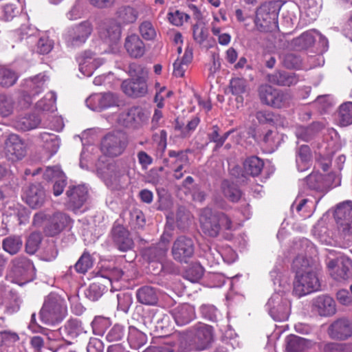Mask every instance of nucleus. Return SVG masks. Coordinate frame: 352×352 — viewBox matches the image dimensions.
Instances as JSON below:
<instances>
[{
    "label": "nucleus",
    "instance_id": "obj_1",
    "mask_svg": "<svg viewBox=\"0 0 352 352\" xmlns=\"http://www.w3.org/2000/svg\"><path fill=\"white\" fill-rule=\"evenodd\" d=\"M67 315L65 300L59 295L50 293L45 299L40 311V318L46 324L54 325L60 323Z\"/></svg>",
    "mask_w": 352,
    "mask_h": 352
},
{
    "label": "nucleus",
    "instance_id": "obj_2",
    "mask_svg": "<svg viewBox=\"0 0 352 352\" xmlns=\"http://www.w3.org/2000/svg\"><path fill=\"white\" fill-rule=\"evenodd\" d=\"M202 231L211 237L217 236L221 228L232 229V221L223 212L205 208L200 217Z\"/></svg>",
    "mask_w": 352,
    "mask_h": 352
},
{
    "label": "nucleus",
    "instance_id": "obj_3",
    "mask_svg": "<svg viewBox=\"0 0 352 352\" xmlns=\"http://www.w3.org/2000/svg\"><path fill=\"white\" fill-rule=\"evenodd\" d=\"M283 289H278L268 300L266 307L270 316L277 321L286 320L289 315L290 302L285 297V289H287L288 285L285 283L281 285Z\"/></svg>",
    "mask_w": 352,
    "mask_h": 352
},
{
    "label": "nucleus",
    "instance_id": "obj_4",
    "mask_svg": "<svg viewBox=\"0 0 352 352\" xmlns=\"http://www.w3.org/2000/svg\"><path fill=\"white\" fill-rule=\"evenodd\" d=\"M320 284L316 274L310 270L298 271L294 281L293 294L300 298L320 289Z\"/></svg>",
    "mask_w": 352,
    "mask_h": 352
},
{
    "label": "nucleus",
    "instance_id": "obj_5",
    "mask_svg": "<svg viewBox=\"0 0 352 352\" xmlns=\"http://www.w3.org/2000/svg\"><path fill=\"white\" fill-rule=\"evenodd\" d=\"M48 77L44 74H39L25 80L23 90L19 100L22 109L29 107L32 102V98L38 96L46 87Z\"/></svg>",
    "mask_w": 352,
    "mask_h": 352
},
{
    "label": "nucleus",
    "instance_id": "obj_6",
    "mask_svg": "<svg viewBox=\"0 0 352 352\" xmlns=\"http://www.w3.org/2000/svg\"><path fill=\"white\" fill-rule=\"evenodd\" d=\"M92 31L91 23L85 21L69 28L63 36L67 46L79 47L87 41Z\"/></svg>",
    "mask_w": 352,
    "mask_h": 352
},
{
    "label": "nucleus",
    "instance_id": "obj_7",
    "mask_svg": "<svg viewBox=\"0 0 352 352\" xmlns=\"http://www.w3.org/2000/svg\"><path fill=\"white\" fill-rule=\"evenodd\" d=\"M149 113L141 107L133 106L122 111L118 116V122L126 127L139 129L146 124Z\"/></svg>",
    "mask_w": 352,
    "mask_h": 352
},
{
    "label": "nucleus",
    "instance_id": "obj_8",
    "mask_svg": "<svg viewBox=\"0 0 352 352\" xmlns=\"http://www.w3.org/2000/svg\"><path fill=\"white\" fill-rule=\"evenodd\" d=\"M258 93L263 103L276 108L286 106L291 99V95L289 93L276 89L268 85L261 86Z\"/></svg>",
    "mask_w": 352,
    "mask_h": 352
},
{
    "label": "nucleus",
    "instance_id": "obj_9",
    "mask_svg": "<svg viewBox=\"0 0 352 352\" xmlns=\"http://www.w3.org/2000/svg\"><path fill=\"white\" fill-rule=\"evenodd\" d=\"M335 214L344 221L341 223L340 236L346 245H349L352 243V201H346L338 204Z\"/></svg>",
    "mask_w": 352,
    "mask_h": 352
},
{
    "label": "nucleus",
    "instance_id": "obj_10",
    "mask_svg": "<svg viewBox=\"0 0 352 352\" xmlns=\"http://www.w3.org/2000/svg\"><path fill=\"white\" fill-rule=\"evenodd\" d=\"M3 142V153L8 160L19 161L26 155L27 144L18 135L12 133Z\"/></svg>",
    "mask_w": 352,
    "mask_h": 352
},
{
    "label": "nucleus",
    "instance_id": "obj_11",
    "mask_svg": "<svg viewBox=\"0 0 352 352\" xmlns=\"http://www.w3.org/2000/svg\"><path fill=\"white\" fill-rule=\"evenodd\" d=\"M278 13L270 3L261 5L256 10L254 23L261 32H268L277 27Z\"/></svg>",
    "mask_w": 352,
    "mask_h": 352
},
{
    "label": "nucleus",
    "instance_id": "obj_12",
    "mask_svg": "<svg viewBox=\"0 0 352 352\" xmlns=\"http://www.w3.org/2000/svg\"><path fill=\"white\" fill-rule=\"evenodd\" d=\"M327 265L331 276L337 281H342L349 277L352 260L342 254L337 256L335 258L329 256Z\"/></svg>",
    "mask_w": 352,
    "mask_h": 352
},
{
    "label": "nucleus",
    "instance_id": "obj_13",
    "mask_svg": "<svg viewBox=\"0 0 352 352\" xmlns=\"http://www.w3.org/2000/svg\"><path fill=\"white\" fill-rule=\"evenodd\" d=\"M126 145L125 138L122 133H109L101 142V151L106 155L116 157L122 153Z\"/></svg>",
    "mask_w": 352,
    "mask_h": 352
},
{
    "label": "nucleus",
    "instance_id": "obj_14",
    "mask_svg": "<svg viewBox=\"0 0 352 352\" xmlns=\"http://www.w3.org/2000/svg\"><path fill=\"white\" fill-rule=\"evenodd\" d=\"M194 243L192 239L180 236L174 241L172 247L173 258L180 263H187L194 254Z\"/></svg>",
    "mask_w": 352,
    "mask_h": 352
},
{
    "label": "nucleus",
    "instance_id": "obj_15",
    "mask_svg": "<svg viewBox=\"0 0 352 352\" xmlns=\"http://www.w3.org/2000/svg\"><path fill=\"white\" fill-rule=\"evenodd\" d=\"M85 102L90 109L100 111L117 106L119 100L116 94L107 92L93 94L87 98Z\"/></svg>",
    "mask_w": 352,
    "mask_h": 352
},
{
    "label": "nucleus",
    "instance_id": "obj_16",
    "mask_svg": "<svg viewBox=\"0 0 352 352\" xmlns=\"http://www.w3.org/2000/svg\"><path fill=\"white\" fill-rule=\"evenodd\" d=\"M34 270L33 264L25 257H17L11 262L10 272L16 278L23 280V284L32 280Z\"/></svg>",
    "mask_w": 352,
    "mask_h": 352
},
{
    "label": "nucleus",
    "instance_id": "obj_17",
    "mask_svg": "<svg viewBox=\"0 0 352 352\" xmlns=\"http://www.w3.org/2000/svg\"><path fill=\"white\" fill-rule=\"evenodd\" d=\"M111 234L113 245L120 252H125L133 248V241L129 230L124 226L120 224L114 225Z\"/></svg>",
    "mask_w": 352,
    "mask_h": 352
},
{
    "label": "nucleus",
    "instance_id": "obj_18",
    "mask_svg": "<svg viewBox=\"0 0 352 352\" xmlns=\"http://www.w3.org/2000/svg\"><path fill=\"white\" fill-rule=\"evenodd\" d=\"M194 336V341L199 350L208 348L213 339L212 329L210 326L198 322L190 329Z\"/></svg>",
    "mask_w": 352,
    "mask_h": 352
},
{
    "label": "nucleus",
    "instance_id": "obj_19",
    "mask_svg": "<svg viewBox=\"0 0 352 352\" xmlns=\"http://www.w3.org/2000/svg\"><path fill=\"white\" fill-rule=\"evenodd\" d=\"M72 220L70 217L62 212H56L50 217V221L46 226L45 232L48 236H54L63 230L70 228Z\"/></svg>",
    "mask_w": 352,
    "mask_h": 352
},
{
    "label": "nucleus",
    "instance_id": "obj_20",
    "mask_svg": "<svg viewBox=\"0 0 352 352\" xmlns=\"http://www.w3.org/2000/svg\"><path fill=\"white\" fill-rule=\"evenodd\" d=\"M327 333L332 339L346 340L352 336V323L346 318L338 319L329 325Z\"/></svg>",
    "mask_w": 352,
    "mask_h": 352
},
{
    "label": "nucleus",
    "instance_id": "obj_21",
    "mask_svg": "<svg viewBox=\"0 0 352 352\" xmlns=\"http://www.w3.org/2000/svg\"><path fill=\"white\" fill-rule=\"evenodd\" d=\"M124 47L127 54L133 58H140L146 53V45L137 34L133 33L126 36Z\"/></svg>",
    "mask_w": 352,
    "mask_h": 352
},
{
    "label": "nucleus",
    "instance_id": "obj_22",
    "mask_svg": "<svg viewBox=\"0 0 352 352\" xmlns=\"http://www.w3.org/2000/svg\"><path fill=\"white\" fill-rule=\"evenodd\" d=\"M66 195L68 199L69 207L75 211L80 209L86 202L88 190L83 185L69 186Z\"/></svg>",
    "mask_w": 352,
    "mask_h": 352
},
{
    "label": "nucleus",
    "instance_id": "obj_23",
    "mask_svg": "<svg viewBox=\"0 0 352 352\" xmlns=\"http://www.w3.org/2000/svg\"><path fill=\"white\" fill-rule=\"evenodd\" d=\"M170 238V235L164 232L158 243L144 250V256L150 261H161L166 256L168 250Z\"/></svg>",
    "mask_w": 352,
    "mask_h": 352
},
{
    "label": "nucleus",
    "instance_id": "obj_24",
    "mask_svg": "<svg viewBox=\"0 0 352 352\" xmlns=\"http://www.w3.org/2000/svg\"><path fill=\"white\" fill-rule=\"evenodd\" d=\"M24 199L32 208L41 207L45 201V193L40 184H30L24 192Z\"/></svg>",
    "mask_w": 352,
    "mask_h": 352
},
{
    "label": "nucleus",
    "instance_id": "obj_25",
    "mask_svg": "<svg viewBox=\"0 0 352 352\" xmlns=\"http://www.w3.org/2000/svg\"><path fill=\"white\" fill-rule=\"evenodd\" d=\"M110 285H111L110 278L105 277L103 274L99 275L86 289L85 296L92 301L98 300Z\"/></svg>",
    "mask_w": 352,
    "mask_h": 352
},
{
    "label": "nucleus",
    "instance_id": "obj_26",
    "mask_svg": "<svg viewBox=\"0 0 352 352\" xmlns=\"http://www.w3.org/2000/svg\"><path fill=\"white\" fill-rule=\"evenodd\" d=\"M77 60L79 70L85 76H91L94 71L100 65L99 60L96 58V54L90 50H86L80 54Z\"/></svg>",
    "mask_w": 352,
    "mask_h": 352
},
{
    "label": "nucleus",
    "instance_id": "obj_27",
    "mask_svg": "<svg viewBox=\"0 0 352 352\" xmlns=\"http://www.w3.org/2000/svg\"><path fill=\"white\" fill-rule=\"evenodd\" d=\"M313 307L320 316H331L336 312L335 300L327 295H321L315 298L313 300Z\"/></svg>",
    "mask_w": 352,
    "mask_h": 352
},
{
    "label": "nucleus",
    "instance_id": "obj_28",
    "mask_svg": "<svg viewBox=\"0 0 352 352\" xmlns=\"http://www.w3.org/2000/svg\"><path fill=\"white\" fill-rule=\"evenodd\" d=\"M171 314L178 326H184L195 318L194 307L189 304H182L174 308Z\"/></svg>",
    "mask_w": 352,
    "mask_h": 352
},
{
    "label": "nucleus",
    "instance_id": "obj_29",
    "mask_svg": "<svg viewBox=\"0 0 352 352\" xmlns=\"http://www.w3.org/2000/svg\"><path fill=\"white\" fill-rule=\"evenodd\" d=\"M122 89L130 97H142L147 93V85L145 79L135 78L122 82Z\"/></svg>",
    "mask_w": 352,
    "mask_h": 352
},
{
    "label": "nucleus",
    "instance_id": "obj_30",
    "mask_svg": "<svg viewBox=\"0 0 352 352\" xmlns=\"http://www.w3.org/2000/svg\"><path fill=\"white\" fill-rule=\"evenodd\" d=\"M136 298L138 302L144 305L154 306L159 300V290L150 285H144L136 291Z\"/></svg>",
    "mask_w": 352,
    "mask_h": 352
},
{
    "label": "nucleus",
    "instance_id": "obj_31",
    "mask_svg": "<svg viewBox=\"0 0 352 352\" xmlns=\"http://www.w3.org/2000/svg\"><path fill=\"white\" fill-rule=\"evenodd\" d=\"M268 81L278 86L290 87L297 84L298 78L294 73L285 71H276L274 73L267 75Z\"/></svg>",
    "mask_w": 352,
    "mask_h": 352
},
{
    "label": "nucleus",
    "instance_id": "obj_32",
    "mask_svg": "<svg viewBox=\"0 0 352 352\" xmlns=\"http://www.w3.org/2000/svg\"><path fill=\"white\" fill-rule=\"evenodd\" d=\"M318 31L310 30L302 33L292 41V45L298 50H307L312 47L317 41Z\"/></svg>",
    "mask_w": 352,
    "mask_h": 352
},
{
    "label": "nucleus",
    "instance_id": "obj_33",
    "mask_svg": "<svg viewBox=\"0 0 352 352\" xmlns=\"http://www.w3.org/2000/svg\"><path fill=\"white\" fill-rule=\"evenodd\" d=\"M324 123L322 122H313L308 126H299L296 129V135L298 139L308 142L324 129Z\"/></svg>",
    "mask_w": 352,
    "mask_h": 352
},
{
    "label": "nucleus",
    "instance_id": "obj_34",
    "mask_svg": "<svg viewBox=\"0 0 352 352\" xmlns=\"http://www.w3.org/2000/svg\"><path fill=\"white\" fill-rule=\"evenodd\" d=\"M64 339H75L79 335L85 333L82 322L78 319H70L59 329Z\"/></svg>",
    "mask_w": 352,
    "mask_h": 352
},
{
    "label": "nucleus",
    "instance_id": "obj_35",
    "mask_svg": "<svg viewBox=\"0 0 352 352\" xmlns=\"http://www.w3.org/2000/svg\"><path fill=\"white\" fill-rule=\"evenodd\" d=\"M147 336L133 326L129 328L127 340L133 349H139L147 342Z\"/></svg>",
    "mask_w": 352,
    "mask_h": 352
},
{
    "label": "nucleus",
    "instance_id": "obj_36",
    "mask_svg": "<svg viewBox=\"0 0 352 352\" xmlns=\"http://www.w3.org/2000/svg\"><path fill=\"white\" fill-rule=\"evenodd\" d=\"M23 246V240L21 236L10 235L2 241L3 250L10 254L14 255L17 254Z\"/></svg>",
    "mask_w": 352,
    "mask_h": 352
},
{
    "label": "nucleus",
    "instance_id": "obj_37",
    "mask_svg": "<svg viewBox=\"0 0 352 352\" xmlns=\"http://www.w3.org/2000/svg\"><path fill=\"white\" fill-rule=\"evenodd\" d=\"M311 159L310 148L307 145H302L296 153V164L299 171L308 169Z\"/></svg>",
    "mask_w": 352,
    "mask_h": 352
},
{
    "label": "nucleus",
    "instance_id": "obj_38",
    "mask_svg": "<svg viewBox=\"0 0 352 352\" xmlns=\"http://www.w3.org/2000/svg\"><path fill=\"white\" fill-rule=\"evenodd\" d=\"M263 166V160L256 156L248 157L243 164L245 171L253 177L258 176L261 173Z\"/></svg>",
    "mask_w": 352,
    "mask_h": 352
},
{
    "label": "nucleus",
    "instance_id": "obj_39",
    "mask_svg": "<svg viewBox=\"0 0 352 352\" xmlns=\"http://www.w3.org/2000/svg\"><path fill=\"white\" fill-rule=\"evenodd\" d=\"M41 122V119L35 115H29L19 118L15 122V127L21 131H29L36 128Z\"/></svg>",
    "mask_w": 352,
    "mask_h": 352
},
{
    "label": "nucleus",
    "instance_id": "obj_40",
    "mask_svg": "<svg viewBox=\"0 0 352 352\" xmlns=\"http://www.w3.org/2000/svg\"><path fill=\"white\" fill-rule=\"evenodd\" d=\"M117 16L120 22L124 24L134 23L138 17V12L133 8L128 6H124L118 8Z\"/></svg>",
    "mask_w": 352,
    "mask_h": 352
},
{
    "label": "nucleus",
    "instance_id": "obj_41",
    "mask_svg": "<svg viewBox=\"0 0 352 352\" xmlns=\"http://www.w3.org/2000/svg\"><path fill=\"white\" fill-rule=\"evenodd\" d=\"M338 120L342 126L352 124V102H346L340 106Z\"/></svg>",
    "mask_w": 352,
    "mask_h": 352
},
{
    "label": "nucleus",
    "instance_id": "obj_42",
    "mask_svg": "<svg viewBox=\"0 0 352 352\" xmlns=\"http://www.w3.org/2000/svg\"><path fill=\"white\" fill-rule=\"evenodd\" d=\"M56 96L54 92L50 91L36 104V109L43 111H54L56 108Z\"/></svg>",
    "mask_w": 352,
    "mask_h": 352
},
{
    "label": "nucleus",
    "instance_id": "obj_43",
    "mask_svg": "<svg viewBox=\"0 0 352 352\" xmlns=\"http://www.w3.org/2000/svg\"><path fill=\"white\" fill-rule=\"evenodd\" d=\"M307 347L306 340L291 335L286 338L287 352H301Z\"/></svg>",
    "mask_w": 352,
    "mask_h": 352
},
{
    "label": "nucleus",
    "instance_id": "obj_44",
    "mask_svg": "<svg viewBox=\"0 0 352 352\" xmlns=\"http://www.w3.org/2000/svg\"><path fill=\"white\" fill-rule=\"evenodd\" d=\"M138 30L142 38L145 41H154L157 35L156 28L148 20H145L140 23Z\"/></svg>",
    "mask_w": 352,
    "mask_h": 352
},
{
    "label": "nucleus",
    "instance_id": "obj_45",
    "mask_svg": "<svg viewBox=\"0 0 352 352\" xmlns=\"http://www.w3.org/2000/svg\"><path fill=\"white\" fill-rule=\"evenodd\" d=\"M40 138L44 142V147L51 153H56L60 146V140L52 133H42Z\"/></svg>",
    "mask_w": 352,
    "mask_h": 352
},
{
    "label": "nucleus",
    "instance_id": "obj_46",
    "mask_svg": "<svg viewBox=\"0 0 352 352\" xmlns=\"http://www.w3.org/2000/svg\"><path fill=\"white\" fill-rule=\"evenodd\" d=\"M320 352H352V343L327 342L320 345Z\"/></svg>",
    "mask_w": 352,
    "mask_h": 352
},
{
    "label": "nucleus",
    "instance_id": "obj_47",
    "mask_svg": "<svg viewBox=\"0 0 352 352\" xmlns=\"http://www.w3.org/2000/svg\"><path fill=\"white\" fill-rule=\"evenodd\" d=\"M259 141L270 151H274L279 145V135L276 131L268 130Z\"/></svg>",
    "mask_w": 352,
    "mask_h": 352
},
{
    "label": "nucleus",
    "instance_id": "obj_48",
    "mask_svg": "<svg viewBox=\"0 0 352 352\" xmlns=\"http://www.w3.org/2000/svg\"><path fill=\"white\" fill-rule=\"evenodd\" d=\"M221 190L225 197L230 201L236 202L241 197L240 190L235 186L230 184L228 181H223L222 182Z\"/></svg>",
    "mask_w": 352,
    "mask_h": 352
},
{
    "label": "nucleus",
    "instance_id": "obj_49",
    "mask_svg": "<svg viewBox=\"0 0 352 352\" xmlns=\"http://www.w3.org/2000/svg\"><path fill=\"white\" fill-rule=\"evenodd\" d=\"M18 78L16 74L12 70L0 67V85L3 87H9L12 86Z\"/></svg>",
    "mask_w": 352,
    "mask_h": 352
},
{
    "label": "nucleus",
    "instance_id": "obj_50",
    "mask_svg": "<svg viewBox=\"0 0 352 352\" xmlns=\"http://www.w3.org/2000/svg\"><path fill=\"white\" fill-rule=\"evenodd\" d=\"M204 270L199 263H192L185 272V278L192 283L199 281L203 276Z\"/></svg>",
    "mask_w": 352,
    "mask_h": 352
},
{
    "label": "nucleus",
    "instance_id": "obj_51",
    "mask_svg": "<svg viewBox=\"0 0 352 352\" xmlns=\"http://www.w3.org/2000/svg\"><path fill=\"white\" fill-rule=\"evenodd\" d=\"M101 36L110 42H116L118 41L121 34L120 27L116 23H111L107 25L102 32H100Z\"/></svg>",
    "mask_w": 352,
    "mask_h": 352
},
{
    "label": "nucleus",
    "instance_id": "obj_52",
    "mask_svg": "<svg viewBox=\"0 0 352 352\" xmlns=\"http://www.w3.org/2000/svg\"><path fill=\"white\" fill-rule=\"evenodd\" d=\"M42 240L41 233L32 232L28 238L25 243V251L29 254H34L39 248Z\"/></svg>",
    "mask_w": 352,
    "mask_h": 352
},
{
    "label": "nucleus",
    "instance_id": "obj_53",
    "mask_svg": "<svg viewBox=\"0 0 352 352\" xmlns=\"http://www.w3.org/2000/svg\"><path fill=\"white\" fill-rule=\"evenodd\" d=\"M92 265L93 261L91 255L87 252H84L75 264L74 267L77 272L85 274Z\"/></svg>",
    "mask_w": 352,
    "mask_h": 352
},
{
    "label": "nucleus",
    "instance_id": "obj_54",
    "mask_svg": "<svg viewBox=\"0 0 352 352\" xmlns=\"http://www.w3.org/2000/svg\"><path fill=\"white\" fill-rule=\"evenodd\" d=\"M14 102L11 97L6 95H0V114L3 117H7L13 111Z\"/></svg>",
    "mask_w": 352,
    "mask_h": 352
},
{
    "label": "nucleus",
    "instance_id": "obj_55",
    "mask_svg": "<svg viewBox=\"0 0 352 352\" xmlns=\"http://www.w3.org/2000/svg\"><path fill=\"white\" fill-rule=\"evenodd\" d=\"M283 64L288 69H300L302 65V59L298 55L289 53L283 56Z\"/></svg>",
    "mask_w": 352,
    "mask_h": 352
},
{
    "label": "nucleus",
    "instance_id": "obj_56",
    "mask_svg": "<svg viewBox=\"0 0 352 352\" xmlns=\"http://www.w3.org/2000/svg\"><path fill=\"white\" fill-rule=\"evenodd\" d=\"M118 308L124 313H127L133 303V297L130 293H122L117 295Z\"/></svg>",
    "mask_w": 352,
    "mask_h": 352
},
{
    "label": "nucleus",
    "instance_id": "obj_57",
    "mask_svg": "<svg viewBox=\"0 0 352 352\" xmlns=\"http://www.w3.org/2000/svg\"><path fill=\"white\" fill-rule=\"evenodd\" d=\"M54 47V42L49 36L43 34L39 37L37 42V51L42 54H47L50 52Z\"/></svg>",
    "mask_w": 352,
    "mask_h": 352
},
{
    "label": "nucleus",
    "instance_id": "obj_58",
    "mask_svg": "<svg viewBox=\"0 0 352 352\" xmlns=\"http://www.w3.org/2000/svg\"><path fill=\"white\" fill-rule=\"evenodd\" d=\"M128 73L132 77L145 79V77L148 74V70L144 66L133 63L128 67Z\"/></svg>",
    "mask_w": 352,
    "mask_h": 352
},
{
    "label": "nucleus",
    "instance_id": "obj_59",
    "mask_svg": "<svg viewBox=\"0 0 352 352\" xmlns=\"http://www.w3.org/2000/svg\"><path fill=\"white\" fill-rule=\"evenodd\" d=\"M193 38L199 44H202L208 37V30L204 25L196 23L192 27Z\"/></svg>",
    "mask_w": 352,
    "mask_h": 352
},
{
    "label": "nucleus",
    "instance_id": "obj_60",
    "mask_svg": "<svg viewBox=\"0 0 352 352\" xmlns=\"http://www.w3.org/2000/svg\"><path fill=\"white\" fill-rule=\"evenodd\" d=\"M202 316L212 322L217 320L219 312L214 306L211 305H204L200 307Z\"/></svg>",
    "mask_w": 352,
    "mask_h": 352
},
{
    "label": "nucleus",
    "instance_id": "obj_61",
    "mask_svg": "<svg viewBox=\"0 0 352 352\" xmlns=\"http://www.w3.org/2000/svg\"><path fill=\"white\" fill-rule=\"evenodd\" d=\"M230 90L234 95H239L245 91L246 82L241 78H234L230 82Z\"/></svg>",
    "mask_w": 352,
    "mask_h": 352
},
{
    "label": "nucleus",
    "instance_id": "obj_62",
    "mask_svg": "<svg viewBox=\"0 0 352 352\" xmlns=\"http://www.w3.org/2000/svg\"><path fill=\"white\" fill-rule=\"evenodd\" d=\"M124 336V328L119 324H115L107 333L106 338L109 342L120 340Z\"/></svg>",
    "mask_w": 352,
    "mask_h": 352
},
{
    "label": "nucleus",
    "instance_id": "obj_63",
    "mask_svg": "<svg viewBox=\"0 0 352 352\" xmlns=\"http://www.w3.org/2000/svg\"><path fill=\"white\" fill-rule=\"evenodd\" d=\"M19 340L18 334L11 331L4 329L0 334V342L3 346L15 343Z\"/></svg>",
    "mask_w": 352,
    "mask_h": 352
},
{
    "label": "nucleus",
    "instance_id": "obj_64",
    "mask_svg": "<svg viewBox=\"0 0 352 352\" xmlns=\"http://www.w3.org/2000/svg\"><path fill=\"white\" fill-rule=\"evenodd\" d=\"M63 175L65 174L58 166L47 167L44 173L45 178L49 180L53 179L55 181L60 179V177H63Z\"/></svg>",
    "mask_w": 352,
    "mask_h": 352
}]
</instances>
